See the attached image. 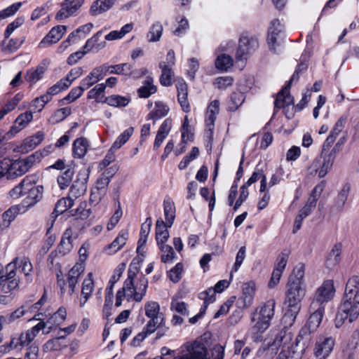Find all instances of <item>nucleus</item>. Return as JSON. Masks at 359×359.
I'll list each match as a JSON object with an SVG mask.
<instances>
[{
  "label": "nucleus",
  "instance_id": "obj_1",
  "mask_svg": "<svg viewBox=\"0 0 359 359\" xmlns=\"http://www.w3.org/2000/svg\"><path fill=\"white\" fill-rule=\"evenodd\" d=\"M359 316V277L353 276L346 283L344 295L334 319L335 326L340 327L348 320L352 323Z\"/></svg>",
  "mask_w": 359,
  "mask_h": 359
},
{
  "label": "nucleus",
  "instance_id": "obj_2",
  "mask_svg": "<svg viewBox=\"0 0 359 359\" xmlns=\"http://www.w3.org/2000/svg\"><path fill=\"white\" fill-rule=\"evenodd\" d=\"M305 288L302 284L298 283H290L287 284L285 304L288 309L285 313L283 320L285 323L291 326L301 309V301L305 295Z\"/></svg>",
  "mask_w": 359,
  "mask_h": 359
},
{
  "label": "nucleus",
  "instance_id": "obj_3",
  "mask_svg": "<svg viewBox=\"0 0 359 359\" xmlns=\"http://www.w3.org/2000/svg\"><path fill=\"white\" fill-rule=\"evenodd\" d=\"M35 162V156L30 155L22 159L12 161L4 158L0 161V177L21 176L28 172Z\"/></svg>",
  "mask_w": 359,
  "mask_h": 359
},
{
  "label": "nucleus",
  "instance_id": "obj_4",
  "mask_svg": "<svg viewBox=\"0 0 359 359\" xmlns=\"http://www.w3.org/2000/svg\"><path fill=\"white\" fill-rule=\"evenodd\" d=\"M275 306L276 303L273 299L267 301L261 307L257 314V318H255V315L252 318V321H256L252 327V331L255 334H262L269 328L270 322L274 316Z\"/></svg>",
  "mask_w": 359,
  "mask_h": 359
},
{
  "label": "nucleus",
  "instance_id": "obj_5",
  "mask_svg": "<svg viewBox=\"0 0 359 359\" xmlns=\"http://www.w3.org/2000/svg\"><path fill=\"white\" fill-rule=\"evenodd\" d=\"M19 283L14 264L9 263L4 268L0 264V294L8 293L18 288Z\"/></svg>",
  "mask_w": 359,
  "mask_h": 359
},
{
  "label": "nucleus",
  "instance_id": "obj_6",
  "mask_svg": "<svg viewBox=\"0 0 359 359\" xmlns=\"http://www.w3.org/2000/svg\"><path fill=\"white\" fill-rule=\"evenodd\" d=\"M310 311L312 313L309 318L306 326L300 330L298 336L296 337V346H297L302 340H309L310 332L314 331L317 327H318L323 317L325 308L318 306L313 307V304H311Z\"/></svg>",
  "mask_w": 359,
  "mask_h": 359
},
{
  "label": "nucleus",
  "instance_id": "obj_7",
  "mask_svg": "<svg viewBox=\"0 0 359 359\" xmlns=\"http://www.w3.org/2000/svg\"><path fill=\"white\" fill-rule=\"evenodd\" d=\"M335 294L333 280H325L316 290L311 304L313 307L316 306L325 307V304L330 302Z\"/></svg>",
  "mask_w": 359,
  "mask_h": 359
},
{
  "label": "nucleus",
  "instance_id": "obj_8",
  "mask_svg": "<svg viewBox=\"0 0 359 359\" xmlns=\"http://www.w3.org/2000/svg\"><path fill=\"white\" fill-rule=\"evenodd\" d=\"M335 346V339L332 336L319 335L316 339L313 354L317 359H327Z\"/></svg>",
  "mask_w": 359,
  "mask_h": 359
},
{
  "label": "nucleus",
  "instance_id": "obj_9",
  "mask_svg": "<svg viewBox=\"0 0 359 359\" xmlns=\"http://www.w3.org/2000/svg\"><path fill=\"white\" fill-rule=\"evenodd\" d=\"M284 37V26L278 19L273 20L268 29L267 43L271 51L276 53Z\"/></svg>",
  "mask_w": 359,
  "mask_h": 359
},
{
  "label": "nucleus",
  "instance_id": "obj_10",
  "mask_svg": "<svg viewBox=\"0 0 359 359\" xmlns=\"http://www.w3.org/2000/svg\"><path fill=\"white\" fill-rule=\"evenodd\" d=\"M289 90V85L285 86L277 94L274 101V114H276L278 109H283L285 116L288 118L293 116V113L289 114L287 110H288L290 107H292V109H293L294 107V99L293 97L290 94Z\"/></svg>",
  "mask_w": 359,
  "mask_h": 359
},
{
  "label": "nucleus",
  "instance_id": "obj_11",
  "mask_svg": "<svg viewBox=\"0 0 359 359\" xmlns=\"http://www.w3.org/2000/svg\"><path fill=\"white\" fill-rule=\"evenodd\" d=\"M259 47L258 39L255 36H242L236 50V57L238 60L245 58V56L255 51Z\"/></svg>",
  "mask_w": 359,
  "mask_h": 359
},
{
  "label": "nucleus",
  "instance_id": "obj_12",
  "mask_svg": "<svg viewBox=\"0 0 359 359\" xmlns=\"http://www.w3.org/2000/svg\"><path fill=\"white\" fill-rule=\"evenodd\" d=\"M88 177L89 170L88 169H81L78 172L76 179L70 187L69 196L71 197L77 198L86 192Z\"/></svg>",
  "mask_w": 359,
  "mask_h": 359
},
{
  "label": "nucleus",
  "instance_id": "obj_13",
  "mask_svg": "<svg viewBox=\"0 0 359 359\" xmlns=\"http://www.w3.org/2000/svg\"><path fill=\"white\" fill-rule=\"evenodd\" d=\"M33 118L31 111H26L18 116L13 126L6 134H3L0 130V143L4 140H7L13 137L16 133L22 130Z\"/></svg>",
  "mask_w": 359,
  "mask_h": 359
},
{
  "label": "nucleus",
  "instance_id": "obj_14",
  "mask_svg": "<svg viewBox=\"0 0 359 359\" xmlns=\"http://www.w3.org/2000/svg\"><path fill=\"white\" fill-rule=\"evenodd\" d=\"M73 230L72 227L67 228L64 232L61 241L57 249L50 253V257L53 256L63 257L67 255L73 248Z\"/></svg>",
  "mask_w": 359,
  "mask_h": 359
},
{
  "label": "nucleus",
  "instance_id": "obj_15",
  "mask_svg": "<svg viewBox=\"0 0 359 359\" xmlns=\"http://www.w3.org/2000/svg\"><path fill=\"white\" fill-rule=\"evenodd\" d=\"M83 2L84 0H65L56 15V18L62 20L75 15Z\"/></svg>",
  "mask_w": 359,
  "mask_h": 359
},
{
  "label": "nucleus",
  "instance_id": "obj_16",
  "mask_svg": "<svg viewBox=\"0 0 359 359\" xmlns=\"http://www.w3.org/2000/svg\"><path fill=\"white\" fill-rule=\"evenodd\" d=\"M67 29L65 25H57L52 28L48 34L40 41L39 47L43 48L57 43L62 37Z\"/></svg>",
  "mask_w": 359,
  "mask_h": 359
},
{
  "label": "nucleus",
  "instance_id": "obj_17",
  "mask_svg": "<svg viewBox=\"0 0 359 359\" xmlns=\"http://www.w3.org/2000/svg\"><path fill=\"white\" fill-rule=\"evenodd\" d=\"M187 353L182 359H209L204 344L195 341L187 348Z\"/></svg>",
  "mask_w": 359,
  "mask_h": 359
},
{
  "label": "nucleus",
  "instance_id": "obj_18",
  "mask_svg": "<svg viewBox=\"0 0 359 359\" xmlns=\"http://www.w3.org/2000/svg\"><path fill=\"white\" fill-rule=\"evenodd\" d=\"M29 342L25 339L23 333L15 334L13 336L10 342L0 346V349L4 352H10L11 351H20L22 347L28 346Z\"/></svg>",
  "mask_w": 359,
  "mask_h": 359
},
{
  "label": "nucleus",
  "instance_id": "obj_19",
  "mask_svg": "<svg viewBox=\"0 0 359 359\" xmlns=\"http://www.w3.org/2000/svg\"><path fill=\"white\" fill-rule=\"evenodd\" d=\"M292 339L293 335L291 332L286 330H281L278 332L273 342L271 344H269V346L272 350L276 351L280 347H282L283 348L284 347L294 345Z\"/></svg>",
  "mask_w": 359,
  "mask_h": 359
},
{
  "label": "nucleus",
  "instance_id": "obj_20",
  "mask_svg": "<svg viewBox=\"0 0 359 359\" xmlns=\"http://www.w3.org/2000/svg\"><path fill=\"white\" fill-rule=\"evenodd\" d=\"M128 238V231L122 230L113 242L104 248V252L110 255H114L126 245Z\"/></svg>",
  "mask_w": 359,
  "mask_h": 359
},
{
  "label": "nucleus",
  "instance_id": "obj_21",
  "mask_svg": "<svg viewBox=\"0 0 359 359\" xmlns=\"http://www.w3.org/2000/svg\"><path fill=\"white\" fill-rule=\"evenodd\" d=\"M177 90V100L184 112H189L191 109L190 104L188 101L187 85L184 80L178 81L176 84Z\"/></svg>",
  "mask_w": 359,
  "mask_h": 359
},
{
  "label": "nucleus",
  "instance_id": "obj_22",
  "mask_svg": "<svg viewBox=\"0 0 359 359\" xmlns=\"http://www.w3.org/2000/svg\"><path fill=\"white\" fill-rule=\"evenodd\" d=\"M11 263H13L15 266V271L17 272V268L20 269L22 273H24L27 282L29 283L32 280V264L29 259L25 257H16Z\"/></svg>",
  "mask_w": 359,
  "mask_h": 359
},
{
  "label": "nucleus",
  "instance_id": "obj_23",
  "mask_svg": "<svg viewBox=\"0 0 359 359\" xmlns=\"http://www.w3.org/2000/svg\"><path fill=\"white\" fill-rule=\"evenodd\" d=\"M255 291V284L253 283H247L243 285L242 296L238 301L240 306L247 308L252 304Z\"/></svg>",
  "mask_w": 359,
  "mask_h": 359
},
{
  "label": "nucleus",
  "instance_id": "obj_24",
  "mask_svg": "<svg viewBox=\"0 0 359 359\" xmlns=\"http://www.w3.org/2000/svg\"><path fill=\"white\" fill-rule=\"evenodd\" d=\"M148 287L147 279L142 276L137 281H136L135 289L132 291V294L128 293V298H133L136 302H141L146 294Z\"/></svg>",
  "mask_w": 359,
  "mask_h": 359
},
{
  "label": "nucleus",
  "instance_id": "obj_25",
  "mask_svg": "<svg viewBox=\"0 0 359 359\" xmlns=\"http://www.w3.org/2000/svg\"><path fill=\"white\" fill-rule=\"evenodd\" d=\"M94 290L93 276L92 273H89L82 283L81 299L80 301V306H84L85 304L89 299Z\"/></svg>",
  "mask_w": 359,
  "mask_h": 359
},
{
  "label": "nucleus",
  "instance_id": "obj_26",
  "mask_svg": "<svg viewBox=\"0 0 359 359\" xmlns=\"http://www.w3.org/2000/svg\"><path fill=\"white\" fill-rule=\"evenodd\" d=\"M168 228L170 227L161 218L157 219L156 224V241L158 245L165 243L168 240L169 231Z\"/></svg>",
  "mask_w": 359,
  "mask_h": 359
},
{
  "label": "nucleus",
  "instance_id": "obj_27",
  "mask_svg": "<svg viewBox=\"0 0 359 359\" xmlns=\"http://www.w3.org/2000/svg\"><path fill=\"white\" fill-rule=\"evenodd\" d=\"M116 1V0H96L90 6L89 13L93 16H97L109 10Z\"/></svg>",
  "mask_w": 359,
  "mask_h": 359
},
{
  "label": "nucleus",
  "instance_id": "obj_28",
  "mask_svg": "<svg viewBox=\"0 0 359 359\" xmlns=\"http://www.w3.org/2000/svg\"><path fill=\"white\" fill-rule=\"evenodd\" d=\"M163 212L165 222L169 227H171L175 218V206L173 201L166 197L163 201Z\"/></svg>",
  "mask_w": 359,
  "mask_h": 359
},
{
  "label": "nucleus",
  "instance_id": "obj_29",
  "mask_svg": "<svg viewBox=\"0 0 359 359\" xmlns=\"http://www.w3.org/2000/svg\"><path fill=\"white\" fill-rule=\"evenodd\" d=\"M336 157V150L332 149L327 155H325L320 160V170L319 177H324L331 170Z\"/></svg>",
  "mask_w": 359,
  "mask_h": 359
},
{
  "label": "nucleus",
  "instance_id": "obj_30",
  "mask_svg": "<svg viewBox=\"0 0 359 359\" xmlns=\"http://www.w3.org/2000/svg\"><path fill=\"white\" fill-rule=\"evenodd\" d=\"M32 176L25 177L18 185L10 190L8 194L11 198L18 199L27 194V189L30 184Z\"/></svg>",
  "mask_w": 359,
  "mask_h": 359
},
{
  "label": "nucleus",
  "instance_id": "obj_31",
  "mask_svg": "<svg viewBox=\"0 0 359 359\" xmlns=\"http://www.w3.org/2000/svg\"><path fill=\"white\" fill-rule=\"evenodd\" d=\"M22 213H25L24 210L21 209L18 205L11 206L1 215L4 226L7 229L10 226L11 222L15 219L16 216Z\"/></svg>",
  "mask_w": 359,
  "mask_h": 359
},
{
  "label": "nucleus",
  "instance_id": "obj_32",
  "mask_svg": "<svg viewBox=\"0 0 359 359\" xmlns=\"http://www.w3.org/2000/svg\"><path fill=\"white\" fill-rule=\"evenodd\" d=\"M159 67L161 69V75L160 77V83L163 86H170L172 84V78L174 76V72L172 69V67L167 65L165 62H161L159 63Z\"/></svg>",
  "mask_w": 359,
  "mask_h": 359
},
{
  "label": "nucleus",
  "instance_id": "obj_33",
  "mask_svg": "<svg viewBox=\"0 0 359 359\" xmlns=\"http://www.w3.org/2000/svg\"><path fill=\"white\" fill-rule=\"evenodd\" d=\"M74 173V168L68 165L67 169L57 177V184L61 189H65L69 186Z\"/></svg>",
  "mask_w": 359,
  "mask_h": 359
},
{
  "label": "nucleus",
  "instance_id": "obj_34",
  "mask_svg": "<svg viewBox=\"0 0 359 359\" xmlns=\"http://www.w3.org/2000/svg\"><path fill=\"white\" fill-rule=\"evenodd\" d=\"M88 141L84 137L77 138L73 144V155L75 158H83L88 150Z\"/></svg>",
  "mask_w": 359,
  "mask_h": 359
},
{
  "label": "nucleus",
  "instance_id": "obj_35",
  "mask_svg": "<svg viewBox=\"0 0 359 359\" xmlns=\"http://www.w3.org/2000/svg\"><path fill=\"white\" fill-rule=\"evenodd\" d=\"M46 71V68L43 65H39L36 69L28 70L25 76V80L31 83L34 84L41 80Z\"/></svg>",
  "mask_w": 359,
  "mask_h": 359
},
{
  "label": "nucleus",
  "instance_id": "obj_36",
  "mask_svg": "<svg viewBox=\"0 0 359 359\" xmlns=\"http://www.w3.org/2000/svg\"><path fill=\"white\" fill-rule=\"evenodd\" d=\"M241 90L240 86L237 91L231 94L228 107L229 110L236 111L245 101V96Z\"/></svg>",
  "mask_w": 359,
  "mask_h": 359
},
{
  "label": "nucleus",
  "instance_id": "obj_37",
  "mask_svg": "<svg viewBox=\"0 0 359 359\" xmlns=\"http://www.w3.org/2000/svg\"><path fill=\"white\" fill-rule=\"evenodd\" d=\"M102 34V31H99L96 34H95L90 39L87 40L84 48L87 49V51H89L93 49H95L97 51L102 49L106 46V42L102 41L98 43L100 38Z\"/></svg>",
  "mask_w": 359,
  "mask_h": 359
},
{
  "label": "nucleus",
  "instance_id": "obj_38",
  "mask_svg": "<svg viewBox=\"0 0 359 359\" xmlns=\"http://www.w3.org/2000/svg\"><path fill=\"white\" fill-rule=\"evenodd\" d=\"M154 80L151 77L146 78L144 86L138 89V94L140 97L147 98L156 91V87L153 84Z\"/></svg>",
  "mask_w": 359,
  "mask_h": 359
},
{
  "label": "nucleus",
  "instance_id": "obj_39",
  "mask_svg": "<svg viewBox=\"0 0 359 359\" xmlns=\"http://www.w3.org/2000/svg\"><path fill=\"white\" fill-rule=\"evenodd\" d=\"M170 111L169 107L162 102H156L155 103L154 109L147 116V119L156 118L159 119L165 116Z\"/></svg>",
  "mask_w": 359,
  "mask_h": 359
},
{
  "label": "nucleus",
  "instance_id": "obj_40",
  "mask_svg": "<svg viewBox=\"0 0 359 359\" xmlns=\"http://www.w3.org/2000/svg\"><path fill=\"white\" fill-rule=\"evenodd\" d=\"M43 139L44 133L41 131H39L34 135L25 139L23 141V147L27 150H32L41 144Z\"/></svg>",
  "mask_w": 359,
  "mask_h": 359
},
{
  "label": "nucleus",
  "instance_id": "obj_41",
  "mask_svg": "<svg viewBox=\"0 0 359 359\" xmlns=\"http://www.w3.org/2000/svg\"><path fill=\"white\" fill-rule=\"evenodd\" d=\"M104 102L111 107H122L128 104L130 98L126 96L113 95L105 97Z\"/></svg>",
  "mask_w": 359,
  "mask_h": 359
},
{
  "label": "nucleus",
  "instance_id": "obj_42",
  "mask_svg": "<svg viewBox=\"0 0 359 359\" xmlns=\"http://www.w3.org/2000/svg\"><path fill=\"white\" fill-rule=\"evenodd\" d=\"M73 205L74 200L72 197L69 196V197L62 198L57 202L53 213H55L56 216H57L67 211Z\"/></svg>",
  "mask_w": 359,
  "mask_h": 359
},
{
  "label": "nucleus",
  "instance_id": "obj_43",
  "mask_svg": "<svg viewBox=\"0 0 359 359\" xmlns=\"http://www.w3.org/2000/svg\"><path fill=\"white\" fill-rule=\"evenodd\" d=\"M350 191L351 184L347 182L341 187L335 200V205L338 208H342L344 207L347 201Z\"/></svg>",
  "mask_w": 359,
  "mask_h": 359
},
{
  "label": "nucleus",
  "instance_id": "obj_44",
  "mask_svg": "<svg viewBox=\"0 0 359 359\" xmlns=\"http://www.w3.org/2000/svg\"><path fill=\"white\" fill-rule=\"evenodd\" d=\"M134 128L130 127L125 130L116 140L111 146V150H117L126 144L133 135Z\"/></svg>",
  "mask_w": 359,
  "mask_h": 359
},
{
  "label": "nucleus",
  "instance_id": "obj_45",
  "mask_svg": "<svg viewBox=\"0 0 359 359\" xmlns=\"http://www.w3.org/2000/svg\"><path fill=\"white\" fill-rule=\"evenodd\" d=\"M69 87V82L67 79H62L57 81L53 86L47 90L46 93V95H50V100H51L52 97L55 95L58 94L61 91L67 89Z\"/></svg>",
  "mask_w": 359,
  "mask_h": 359
},
{
  "label": "nucleus",
  "instance_id": "obj_46",
  "mask_svg": "<svg viewBox=\"0 0 359 359\" xmlns=\"http://www.w3.org/2000/svg\"><path fill=\"white\" fill-rule=\"evenodd\" d=\"M34 183V177L32 176L30 184L27 189L26 194L39 202L42 198L43 188L42 186H35Z\"/></svg>",
  "mask_w": 359,
  "mask_h": 359
},
{
  "label": "nucleus",
  "instance_id": "obj_47",
  "mask_svg": "<svg viewBox=\"0 0 359 359\" xmlns=\"http://www.w3.org/2000/svg\"><path fill=\"white\" fill-rule=\"evenodd\" d=\"M233 66L232 57L226 54L219 55L215 60V67L222 71H226Z\"/></svg>",
  "mask_w": 359,
  "mask_h": 359
},
{
  "label": "nucleus",
  "instance_id": "obj_48",
  "mask_svg": "<svg viewBox=\"0 0 359 359\" xmlns=\"http://www.w3.org/2000/svg\"><path fill=\"white\" fill-rule=\"evenodd\" d=\"M88 204L86 201L81 202L77 208L71 211L72 215L75 217L76 219H86L91 214L90 208H87Z\"/></svg>",
  "mask_w": 359,
  "mask_h": 359
},
{
  "label": "nucleus",
  "instance_id": "obj_49",
  "mask_svg": "<svg viewBox=\"0 0 359 359\" xmlns=\"http://www.w3.org/2000/svg\"><path fill=\"white\" fill-rule=\"evenodd\" d=\"M341 252V245L337 244L328 255L326 264L327 267H333L337 265L339 261V257Z\"/></svg>",
  "mask_w": 359,
  "mask_h": 359
},
{
  "label": "nucleus",
  "instance_id": "obj_50",
  "mask_svg": "<svg viewBox=\"0 0 359 359\" xmlns=\"http://www.w3.org/2000/svg\"><path fill=\"white\" fill-rule=\"evenodd\" d=\"M163 32V26L161 22H157L154 23L150 27L149 32L147 34L148 41L150 42H156L160 40Z\"/></svg>",
  "mask_w": 359,
  "mask_h": 359
},
{
  "label": "nucleus",
  "instance_id": "obj_51",
  "mask_svg": "<svg viewBox=\"0 0 359 359\" xmlns=\"http://www.w3.org/2000/svg\"><path fill=\"white\" fill-rule=\"evenodd\" d=\"M145 315L148 318H154L158 316H163L160 313V305L158 302L150 301L144 305Z\"/></svg>",
  "mask_w": 359,
  "mask_h": 359
},
{
  "label": "nucleus",
  "instance_id": "obj_52",
  "mask_svg": "<svg viewBox=\"0 0 359 359\" xmlns=\"http://www.w3.org/2000/svg\"><path fill=\"white\" fill-rule=\"evenodd\" d=\"M149 318V320L147 322L144 329L146 330V332H147V333L150 334L154 333L158 327L165 324V319L163 316H158Z\"/></svg>",
  "mask_w": 359,
  "mask_h": 359
},
{
  "label": "nucleus",
  "instance_id": "obj_53",
  "mask_svg": "<svg viewBox=\"0 0 359 359\" xmlns=\"http://www.w3.org/2000/svg\"><path fill=\"white\" fill-rule=\"evenodd\" d=\"M72 113L71 108L63 107L57 109L50 118V122L53 124L60 123L65 120Z\"/></svg>",
  "mask_w": 359,
  "mask_h": 359
},
{
  "label": "nucleus",
  "instance_id": "obj_54",
  "mask_svg": "<svg viewBox=\"0 0 359 359\" xmlns=\"http://www.w3.org/2000/svg\"><path fill=\"white\" fill-rule=\"evenodd\" d=\"M158 246L162 252L161 261L164 263L172 262L175 255L172 248L165 243Z\"/></svg>",
  "mask_w": 359,
  "mask_h": 359
},
{
  "label": "nucleus",
  "instance_id": "obj_55",
  "mask_svg": "<svg viewBox=\"0 0 359 359\" xmlns=\"http://www.w3.org/2000/svg\"><path fill=\"white\" fill-rule=\"evenodd\" d=\"M29 313L28 304L18 308L8 316H6L8 323H11Z\"/></svg>",
  "mask_w": 359,
  "mask_h": 359
},
{
  "label": "nucleus",
  "instance_id": "obj_56",
  "mask_svg": "<svg viewBox=\"0 0 359 359\" xmlns=\"http://www.w3.org/2000/svg\"><path fill=\"white\" fill-rule=\"evenodd\" d=\"M21 6L22 3L17 2L0 11V22L14 15Z\"/></svg>",
  "mask_w": 359,
  "mask_h": 359
},
{
  "label": "nucleus",
  "instance_id": "obj_57",
  "mask_svg": "<svg viewBox=\"0 0 359 359\" xmlns=\"http://www.w3.org/2000/svg\"><path fill=\"white\" fill-rule=\"evenodd\" d=\"M21 6L22 3L17 2L0 11V22L14 15Z\"/></svg>",
  "mask_w": 359,
  "mask_h": 359
},
{
  "label": "nucleus",
  "instance_id": "obj_58",
  "mask_svg": "<svg viewBox=\"0 0 359 359\" xmlns=\"http://www.w3.org/2000/svg\"><path fill=\"white\" fill-rule=\"evenodd\" d=\"M67 316V311L64 307H60L55 312L47 321L48 323L51 325H60Z\"/></svg>",
  "mask_w": 359,
  "mask_h": 359
},
{
  "label": "nucleus",
  "instance_id": "obj_59",
  "mask_svg": "<svg viewBox=\"0 0 359 359\" xmlns=\"http://www.w3.org/2000/svg\"><path fill=\"white\" fill-rule=\"evenodd\" d=\"M46 326V323L43 321L39 322L37 325L34 326L32 329L28 330L25 332H22L25 335V339L30 344L34 338L37 336L39 332L42 330Z\"/></svg>",
  "mask_w": 359,
  "mask_h": 359
},
{
  "label": "nucleus",
  "instance_id": "obj_60",
  "mask_svg": "<svg viewBox=\"0 0 359 359\" xmlns=\"http://www.w3.org/2000/svg\"><path fill=\"white\" fill-rule=\"evenodd\" d=\"M245 257H246V248L245 246H243L239 249L238 252L236 254V261H235V263L233 264L231 271V274H230L231 278L233 276V273L238 271V270L242 265L244 259H245Z\"/></svg>",
  "mask_w": 359,
  "mask_h": 359
},
{
  "label": "nucleus",
  "instance_id": "obj_61",
  "mask_svg": "<svg viewBox=\"0 0 359 359\" xmlns=\"http://www.w3.org/2000/svg\"><path fill=\"white\" fill-rule=\"evenodd\" d=\"M132 264L130 266L128 272V278L124 282L123 288L127 292V294H132V291L135 289L136 282L135 281V277L136 276V271H133L131 269Z\"/></svg>",
  "mask_w": 359,
  "mask_h": 359
},
{
  "label": "nucleus",
  "instance_id": "obj_62",
  "mask_svg": "<svg viewBox=\"0 0 359 359\" xmlns=\"http://www.w3.org/2000/svg\"><path fill=\"white\" fill-rule=\"evenodd\" d=\"M233 83V77L230 76H226L216 78L213 82V85L219 90H225L228 87L232 86Z\"/></svg>",
  "mask_w": 359,
  "mask_h": 359
},
{
  "label": "nucleus",
  "instance_id": "obj_63",
  "mask_svg": "<svg viewBox=\"0 0 359 359\" xmlns=\"http://www.w3.org/2000/svg\"><path fill=\"white\" fill-rule=\"evenodd\" d=\"M304 276V266L303 264L297 266L293 270V274L290 276L288 282L290 283H298L302 284V279Z\"/></svg>",
  "mask_w": 359,
  "mask_h": 359
},
{
  "label": "nucleus",
  "instance_id": "obj_64",
  "mask_svg": "<svg viewBox=\"0 0 359 359\" xmlns=\"http://www.w3.org/2000/svg\"><path fill=\"white\" fill-rule=\"evenodd\" d=\"M50 95H46V94L35 98L32 102V107L34 109V112L41 111L45 105L50 102Z\"/></svg>",
  "mask_w": 359,
  "mask_h": 359
}]
</instances>
